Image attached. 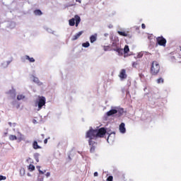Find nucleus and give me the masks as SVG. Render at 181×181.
Returning <instances> with one entry per match:
<instances>
[{
  "mask_svg": "<svg viewBox=\"0 0 181 181\" xmlns=\"http://www.w3.org/2000/svg\"><path fill=\"white\" fill-rule=\"evenodd\" d=\"M22 171L23 172V174H25V170L24 169H21V172H22Z\"/></svg>",
  "mask_w": 181,
  "mask_h": 181,
  "instance_id": "nucleus-35",
  "label": "nucleus"
},
{
  "mask_svg": "<svg viewBox=\"0 0 181 181\" xmlns=\"http://www.w3.org/2000/svg\"><path fill=\"white\" fill-rule=\"evenodd\" d=\"M80 22H81V18L78 16V15H76L74 18L69 20V26H78L80 25Z\"/></svg>",
  "mask_w": 181,
  "mask_h": 181,
  "instance_id": "nucleus-4",
  "label": "nucleus"
},
{
  "mask_svg": "<svg viewBox=\"0 0 181 181\" xmlns=\"http://www.w3.org/2000/svg\"><path fill=\"white\" fill-rule=\"evenodd\" d=\"M157 83L158 84H160V83H163V78H159L158 79H157Z\"/></svg>",
  "mask_w": 181,
  "mask_h": 181,
  "instance_id": "nucleus-26",
  "label": "nucleus"
},
{
  "mask_svg": "<svg viewBox=\"0 0 181 181\" xmlns=\"http://www.w3.org/2000/svg\"><path fill=\"white\" fill-rule=\"evenodd\" d=\"M128 52H129V47L128 45H125L124 48V52L128 53Z\"/></svg>",
  "mask_w": 181,
  "mask_h": 181,
  "instance_id": "nucleus-21",
  "label": "nucleus"
},
{
  "mask_svg": "<svg viewBox=\"0 0 181 181\" xmlns=\"http://www.w3.org/2000/svg\"><path fill=\"white\" fill-rule=\"evenodd\" d=\"M37 162H39V159H37Z\"/></svg>",
  "mask_w": 181,
  "mask_h": 181,
  "instance_id": "nucleus-38",
  "label": "nucleus"
},
{
  "mask_svg": "<svg viewBox=\"0 0 181 181\" xmlns=\"http://www.w3.org/2000/svg\"><path fill=\"white\" fill-rule=\"evenodd\" d=\"M94 176H95V177L98 176V172H95V173H94Z\"/></svg>",
  "mask_w": 181,
  "mask_h": 181,
  "instance_id": "nucleus-33",
  "label": "nucleus"
},
{
  "mask_svg": "<svg viewBox=\"0 0 181 181\" xmlns=\"http://www.w3.org/2000/svg\"><path fill=\"white\" fill-rule=\"evenodd\" d=\"M84 33V31H80L79 33H76L75 35L73 36L71 40H77L80 36H81Z\"/></svg>",
  "mask_w": 181,
  "mask_h": 181,
  "instance_id": "nucleus-8",
  "label": "nucleus"
},
{
  "mask_svg": "<svg viewBox=\"0 0 181 181\" xmlns=\"http://www.w3.org/2000/svg\"><path fill=\"white\" fill-rule=\"evenodd\" d=\"M37 169H38L39 173H40L41 175H45V173L46 172V170L42 171L40 169V166H37Z\"/></svg>",
  "mask_w": 181,
  "mask_h": 181,
  "instance_id": "nucleus-23",
  "label": "nucleus"
},
{
  "mask_svg": "<svg viewBox=\"0 0 181 181\" xmlns=\"http://www.w3.org/2000/svg\"><path fill=\"white\" fill-rule=\"evenodd\" d=\"M28 170L30 172H33V170H35V165H32V164H30L28 165Z\"/></svg>",
  "mask_w": 181,
  "mask_h": 181,
  "instance_id": "nucleus-17",
  "label": "nucleus"
},
{
  "mask_svg": "<svg viewBox=\"0 0 181 181\" xmlns=\"http://www.w3.org/2000/svg\"><path fill=\"white\" fill-rule=\"evenodd\" d=\"M34 15H35L36 16H40L43 15V13L42 12V11L36 9L34 11Z\"/></svg>",
  "mask_w": 181,
  "mask_h": 181,
  "instance_id": "nucleus-13",
  "label": "nucleus"
},
{
  "mask_svg": "<svg viewBox=\"0 0 181 181\" xmlns=\"http://www.w3.org/2000/svg\"><path fill=\"white\" fill-rule=\"evenodd\" d=\"M24 98H25V95H17V100L18 101H21V100H24Z\"/></svg>",
  "mask_w": 181,
  "mask_h": 181,
  "instance_id": "nucleus-20",
  "label": "nucleus"
},
{
  "mask_svg": "<svg viewBox=\"0 0 181 181\" xmlns=\"http://www.w3.org/2000/svg\"><path fill=\"white\" fill-rule=\"evenodd\" d=\"M117 112H118V111L117 110L112 109L107 112V117H111V115H114L117 114Z\"/></svg>",
  "mask_w": 181,
  "mask_h": 181,
  "instance_id": "nucleus-9",
  "label": "nucleus"
},
{
  "mask_svg": "<svg viewBox=\"0 0 181 181\" xmlns=\"http://www.w3.org/2000/svg\"><path fill=\"white\" fill-rule=\"evenodd\" d=\"M110 46L114 52H117L118 53L119 56H122L124 49L119 47V43H118V41H113Z\"/></svg>",
  "mask_w": 181,
  "mask_h": 181,
  "instance_id": "nucleus-3",
  "label": "nucleus"
},
{
  "mask_svg": "<svg viewBox=\"0 0 181 181\" xmlns=\"http://www.w3.org/2000/svg\"><path fill=\"white\" fill-rule=\"evenodd\" d=\"M33 148L34 149H42V147H40V146H39V144H37V141H33Z\"/></svg>",
  "mask_w": 181,
  "mask_h": 181,
  "instance_id": "nucleus-12",
  "label": "nucleus"
},
{
  "mask_svg": "<svg viewBox=\"0 0 181 181\" xmlns=\"http://www.w3.org/2000/svg\"><path fill=\"white\" fill-rule=\"evenodd\" d=\"M107 134V129L101 127L99 129H90L86 134V138H88V145L90 146V153H94L97 148L98 143L94 140L97 138H104V135Z\"/></svg>",
  "mask_w": 181,
  "mask_h": 181,
  "instance_id": "nucleus-1",
  "label": "nucleus"
},
{
  "mask_svg": "<svg viewBox=\"0 0 181 181\" xmlns=\"http://www.w3.org/2000/svg\"><path fill=\"white\" fill-rule=\"evenodd\" d=\"M90 43H94L97 40V35H91L90 37Z\"/></svg>",
  "mask_w": 181,
  "mask_h": 181,
  "instance_id": "nucleus-15",
  "label": "nucleus"
},
{
  "mask_svg": "<svg viewBox=\"0 0 181 181\" xmlns=\"http://www.w3.org/2000/svg\"><path fill=\"white\" fill-rule=\"evenodd\" d=\"M119 77H120L121 78H127V74L125 69L121 70Z\"/></svg>",
  "mask_w": 181,
  "mask_h": 181,
  "instance_id": "nucleus-10",
  "label": "nucleus"
},
{
  "mask_svg": "<svg viewBox=\"0 0 181 181\" xmlns=\"http://www.w3.org/2000/svg\"><path fill=\"white\" fill-rule=\"evenodd\" d=\"M40 181H43V180H40Z\"/></svg>",
  "mask_w": 181,
  "mask_h": 181,
  "instance_id": "nucleus-40",
  "label": "nucleus"
},
{
  "mask_svg": "<svg viewBox=\"0 0 181 181\" xmlns=\"http://www.w3.org/2000/svg\"><path fill=\"white\" fill-rule=\"evenodd\" d=\"M103 50L104 52H111L112 51V47L111 45H107V46H103Z\"/></svg>",
  "mask_w": 181,
  "mask_h": 181,
  "instance_id": "nucleus-11",
  "label": "nucleus"
},
{
  "mask_svg": "<svg viewBox=\"0 0 181 181\" xmlns=\"http://www.w3.org/2000/svg\"><path fill=\"white\" fill-rule=\"evenodd\" d=\"M114 180V177L112 175H110L107 178V181H112Z\"/></svg>",
  "mask_w": 181,
  "mask_h": 181,
  "instance_id": "nucleus-27",
  "label": "nucleus"
},
{
  "mask_svg": "<svg viewBox=\"0 0 181 181\" xmlns=\"http://www.w3.org/2000/svg\"><path fill=\"white\" fill-rule=\"evenodd\" d=\"M118 33L120 35V36H128V34L124 31H118Z\"/></svg>",
  "mask_w": 181,
  "mask_h": 181,
  "instance_id": "nucleus-19",
  "label": "nucleus"
},
{
  "mask_svg": "<svg viewBox=\"0 0 181 181\" xmlns=\"http://www.w3.org/2000/svg\"><path fill=\"white\" fill-rule=\"evenodd\" d=\"M110 139V136H108V138H107V141Z\"/></svg>",
  "mask_w": 181,
  "mask_h": 181,
  "instance_id": "nucleus-37",
  "label": "nucleus"
},
{
  "mask_svg": "<svg viewBox=\"0 0 181 181\" xmlns=\"http://www.w3.org/2000/svg\"><path fill=\"white\" fill-rule=\"evenodd\" d=\"M156 41L158 45H159V46H163V47H166V39H165V37H163V36L160 37H158L156 38Z\"/></svg>",
  "mask_w": 181,
  "mask_h": 181,
  "instance_id": "nucleus-5",
  "label": "nucleus"
},
{
  "mask_svg": "<svg viewBox=\"0 0 181 181\" xmlns=\"http://www.w3.org/2000/svg\"><path fill=\"white\" fill-rule=\"evenodd\" d=\"M139 65V62L138 61L132 63L133 67H136Z\"/></svg>",
  "mask_w": 181,
  "mask_h": 181,
  "instance_id": "nucleus-25",
  "label": "nucleus"
},
{
  "mask_svg": "<svg viewBox=\"0 0 181 181\" xmlns=\"http://www.w3.org/2000/svg\"><path fill=\"white\" fill-rule=\"evenodd\" d=\"M6 180V177L0 175V180Z\"/></svg>",
  "mask_w": 181,
  "mask_h": 181,
  "instance_id": "nucleus-29",
  "label": "nucleus"
},
{
  "mask_svg": "<svg viewBox=\"0 0 181 181\" xmlns=\"http://www.w3.org/2000/svg\"><path fill=\"white\" fill-rule=\"evenodd\" d=\"M76 2H78L79 4H81V0H76Z\"/></svg>",
  "mask_w": 181,
  "mask_h": 181,
  "instance_id": "nucleus-34",
  "label": "nucleus"
},
{
  "mask_svg": "<svg viewBox=\"0 0 181 181\" xmlns=\"http://www.w3.org/2000/svg\"><path fill=\"white\" fill-rule=\"evenodd\" d=\"M33 81L35 83H37V84H38V86H42V84H43L42 82L39 81V78H34Z\"/></svg>",
  "mask_w": 181,
  "mask_h": 181,
  "instance_id": "nucleus-18",
  "label": "nucleus"
},
{
  "mask_svg": "<svg viewBox=\"0 0 181 181\" xmlns=\"http://www.w3.org/2000/svg\"><path fill=\"white\" fill-rule=\"evenodd\" d=\"M8 138L10 141H16V139H18L16 135H10Z\"/></svg>",
  "mask_w": 181,
  "mask_h": 181,
  "instance_id": "nucleus-16",
  "label": "nucleus"
},
{
  "mask_svg": "<svg viewBox=\"0 0 181 181\" xmlns=\"http://www.w3.org/2000/svg\"><path fill=\"white\" fill-rule=\"evenodd\" d=\"M46 105V98L40 97L38 100V110H42L43 105Z\"/></svg>",
  "mask_w": 181,
  "mask_h": 181,
  "instance_id": "nucleus-6",
  "label": "nucleus"
},
{
  "mask_svg": "<svg viewBox=\"0 0 181 181\" xmlns=\"http://www.w3.org/2000/svg\"><path fill=\"white\" fill-rule=\"evenodd\" d=\"M141 28H142V29H146V25H145V23L141 24Z\"/></svg>",
  "mask_w": 181,
  "mask_h": 181,
  "instance_id": "nucleus-30",
  "label": "nucleus"
},
{
  "mask_svg": "<svg viewBox=\"0 0 181 181\" xmlns=\"http://www.w3.org/2000/svg\"><path fill=\"white\" fill-rule=\"evenodd\" d=\"M139 77L141 80H144V78H145V76L143 74H139Z\"/></svg>",
  "mask_w": 181,
  "mask_h": 181,
  "instance_id": "nucleus-28",
  "label": "nucleus"
},
{
  "mask_svg": "<svg viewBox=\"0 0 181 181\" xmlns=\"http://www.w3.org/2000/svg\"><path fill=\"white\" fill-rule=\"evenodd\" d=\"M117 111L119 114V115H122V114H124V108H119Z\"/></svg>",
  "mask_w": 181,
  "mask_h": 181,
  "instance_id": "nucleus-22",
  "label": "nucleus"
},
{
  "mask_svg": "<svg viewBox=\"0 0 181 181\" xmlns=\"http://www.w3.org/2000/svg\"><path fill=\"white\" fill-rule=\"evenodd\" d=\"M159 71H160V65L159 64V62L153 61L151 65L150 74L151 76H158Z\"/></svg>",
  "mask_w": 181,
  "mask_h": 181,
  "instance_id": "nucleus-2",
  "label": "nucleus"
},
{
  "mask_svg": "<svg viewBox=\"0 0 181 181\" xmlns=\"http://www.w3.org/2000/svg\"><path fill=\"white\" fill-rule=\"evenodd\" d=\"M83 47H90V42H86L82 44Z\"/></svg>",
  "mask_w": 181,
  "mask_h": 181,
  "instance_id": "nucleus-24",
  "label": "nucleus"
},
{
  "mask_svg": "<svg viewBox=\"0 0 181 181\" xmlns=\"http://www.w3.org/2000/svg\"><path fill=\"white\" fill-rule=\"evenodd\" d=\"M26 60H28L30 63H35V58L29 57V55L25 56Z\"/></svg>",
  "mask_w": 181,
  "mask_h": 181,
  "instance_id": "nucleus-14",
  "label": "nucleus"
},
{
  "mask_svg": "<svg viewBox=\"0 0 181 181\" xmlns=\"http://www.w3.org/2000/svg\"><path fill=\"white\" fill-rule=\"evenodd\" d=\"M38 142H42V141H38Z\"/></svg>",
  "mask_w": 181,
  "mask_h": 181,
  "instance_id": "nucleus-39",
  "label": "nucleus"
},
{
  "mask_svg": "<svg viewBox=\"0 0 181 181\" xmlns=\"http://www.w3.org/2000/svg\"><path fill=\"white\" fill-rule=\"evenodd\" d=\"M45 176H46L47 177H49V176H50V173H47L45 174Z\"/></svg>",
  "mask_w": 181,
  "mask_h": 181,
  "instance_id": "nucleus-31",
  "label": "nucleus"
},
{
  "mask_svg": "<svg viewBox=\"0 0 181 181\" xmlns=\"http://www.w3.org/2000/svg\"><path fill=\"white\" fill-rule=\"evenodd\" d=\"M119 129L122 134H125V132H127V129H125V123H121Z\"/></svg>",
  "mask_w": 181,
  "mask_h": 181,
  "instance_id": "nucleus-7",
  "label": "nucleus"
},
{
  "mask_svg": "<svg viewBox=\"0 0 181 181\" xmlns=\"http://www.w3.org/2000/svg\"><path fill=\"white\" fill-rule=\"evenodd\" d=\"M8 124L10 125V127H12V123L11 122H8Z\"/></svg>",
  "mask_w": 181,
  "mask_h": 181,
  "instance_id": "nucleus-36",
  "label": "nucleus"
},
{
  "mask_svg": "<svg viewBox=\"0 0 181 181\" xmlns=\"http://www.w3.org/2000/svg\"><path fill=\"white\" fill-rule=\"evenodd\" d=\"M48 139H45L44 140V144H47Z\"/></svg>",
  "mask_w": 181,
  "mask_h": 181,
  "instance_id": "nucleus-32",
  "label": "nucleus"
}]
</instances>
